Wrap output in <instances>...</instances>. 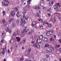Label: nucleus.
<instances>
[{
    "label": "nucleus",
    "instance_id": "nucleus-31",
    "mask_svg": "<svg viewBox=\"0 0 61 61\" xmlns=\"http://www.w3.org/2000/svg\"><path fill=\"white\" fill-rule=\"evenodd\" d=\"M14 10L15 11H16L17 12V11H18V9L16 7H15L14 8Z\"/></svg>",
    "mask_w": 61,
    "mask_h": 61
},
{
    "label": "nucleus",
    "instance_id": "nucleus-23",
    "mask_svg": "<svg viewBox=\"0 0 61 61\" xmlns=\"http://www.w3.org/2000/svg\"><path fill=\"white\" fill-rule=\"evenodd\" d=\"M49 46V44H45V47H48Z\"/></svg>",
    "mask_w": 61,
    "mask_h": 61
},
{
    "label": "nucleus",
    "instance_id": "nucleus-26",
    "mask_svg": "<svg viewBox=\"0 0 61 61\" xmlns=\"http://www.w3.org/2000/svg\"><path fill=\"white\" fill-rule=\"evenodd\" d=\"M2 23L3 24H4V23H5L6 22V21L4 19H3L2 20Z\"/></svg>",
    "mask_w": 61,
    "mask_h": 61
},
{
    "label": "nucleus",
    "instance_id": "nucleus-12",
    "mask_svg": "<svg viewBox=\"0 0 61 61\" xmlns=\"http://www.w3.org/2000/svg\"><path fill=\"white\" fill-rule=\"evenodd\" d=\"M17 13L16 14V15L17 16V17H19V14L20 13H19V11H17Z\"/></svg>",
    "mask_w": 61,
    "mask_h": 61
},
{
    "label": "nucleus",
    "instance_id": "nucleus-7",
    "mask_svg": "<svg viewBox=\"0 0 61 61\" xmlns=\"http://www.w3.org/2000/svg\"><path fill=\"white\" fill-rule=\"evenodd\" d=\"M5 30L7 32H8L9 33H11V30H10V29L8 27H7L5 29Z\"/></svg>",
    "mask_w": 61,
    "mask_h": 61
},
{
    "label": "nucleus",
    "instance_id": "nucleus-13",
    "mask_svg": "<svg viewBox=\"0 0 61 61\" xmlns=\"http://www.w3.org/2000/svg\"><path fill=\"white\" fill-rule=\"evenodd\" d=\"M31 51V49L30 48L28 49L27 51L28 55H29Z\"/></svg>",
    "mask_w": 61,
    "mask_h": 61
},
{
    "label": "nucleus",
    "instance_id": "nucleus-27",
    "mask_svg": "<svg viewBox=\"0 0 61 61\" xmlns=\"http://www.w3.org/2000/svg\"><path fill=\"white\" fill-rule=\"evenodd\" d=\"M49 32L50 33L51 35H52L53 34V30H51Z\"/></svg>",
    "mask_w": 61,
    "mask_h": 61
},
{
    "label": "nucleus",
    "instance_id": "nucleus-9",
    "mask_svg": "<svg viewBox=\"0 0 61 61\" xmlns=\"http://www.w3.org/2000/svg\"><path fill=\"white\" fill-rule=\"evenodd\" d=\"M36 21H33L32 22V24L31 25L32 26H35V25H36Z\"/></svg>",
    "mask_w": 61,
    "mask_h": 61
},
{
    "label": "nucleus",
    "instance_id": "nucleus-51",
    "mask_svg": "<svg viewBox=\"0 0 61 61\" xmlns=\"http://www.w3.org/2000/svg\"><path fill=\"white\" fill-rule=\"evenodd\" d=\"M51 15V14L50 13H48V16L49 17H50V16Z\"/></svg>",
    "mask_w": 61,
    "mask_h": 61
},
{
    "label": "nucleus",
    "instance_id": "nucleus-24",
    "mask_svg": "<svg viewBox=\"0 0 61 61\" xmlns=\"http://www.w3.org/2000/svg\"><path fill=\"white\" fill-rule=\"evenodd\" d=\"M44 41L45 42H47L48 41V39L46 38H45L44 39Z\"/></svg>",
    "mask_w": 61,
    "mask_h": 61
},
{
    "label": "nucleus",
    "instance_id": "nucleus-49",
    "mask_svg": "<svg viewBox=\"0 0 61 61\" xmlns=\"http://www.w3.org/2000/svg\"><path fill=\"white\" fill-rule=\"evenodd\" d=\"M39 40L40 41V43L42 42V39H39Z\"/></svg>",
    "mask_w": 61,
    "mask_h": 61
},
{
    "label": "nucleus",
    "instance_id": "nucleus-41",
    "mask_svg": "<svg viewBox=\"0 0 61 61\" xmlns=\"http://www.w3.org/2000/svg\"><path fill=\"white\" fill-rule=\"evenodd\" d=\"M15 47H16V49L17 48V45L16 44H15Z\"/></svg>",
    "mask_w": 61,
    "mask_h": 61
},
{
    "label": "nucleus",
    "instance_id": "nucleus-57",
    "mask_svg": "<svg viewBox=\"0 0 61 61\" xmlns=\"http://www.w3.org/2000/svg\"><path fill=\"white\" fill-rule=\"evenodd\" d=\"M31 43L32 44H34L35 42L34 41H32L31 42Z\"/></svg>",
    "mask_w": 61,
    "mask_h": 61
},
{
    "label": "nucleus",
    "instance_id": "nucleus-2",
    "mask_svg": "<svg viewBox=\"0 0 61 61\" xmlns=\"http://www.w3.org/2000/svg\"><path fill=\"white\" fill-rule=\"evenodd\" d=\"M3 1H3L2 2V4L3 5H4V6H6L8 5V4H6L5 3V2H6L8 4H9V2L8 1V0H3Z\"/></svg>",
    "mask_w": 61,
    "mask_h": 61
},
{
    "label": "nucleus",
    "instance_id": "nucleus-1",
    "mask_svg": "<svg viewBox=\"0 0 61 61\" xmlns=\"http://www.w3.org/2000/svg\"><path fill=\"white\" fill-rule=\"evenodd\" d=\"M23 16L24 19H22V18H21L20 21L21 24L20 25L23 27L25 25L24 24L26 23V22L25 20H25H27L28 19V18L26 17L25 15H23Z\"/></svg>",
    "mask_w": 61,
    "mask_h": 61
},
{
    "label": "nucleus",
    "instance_id": "nucleus-36",
    "mask_svg": "<svg viewBox=\"0 0 61 61\" xmlns=\"http://www.w3.org/2000/svg\"><path fill=\"white\" fill-rule=\"evenodd\" d=\"M41 3L43 4H44V1L43 0H41Z\"/></svg>",
    "mask_w": 61,
    "mask_h": 61
},
{
    "label": "nucleus",
    "instance_id": "nucleus-29",
    "mask_svg": "<svg viewBox=\"0 0 61 61\" xmlns=\"http://www.w3.org/2000/svg\"><path fill=\"white\" fill-rule=\"evenodd\" d=\"M40 28H41V29H44V27H43V25H40Z\"/></svg>",
    "mask_w": 61,
    "mask_h": 61
},
{
    "label": "nucleus",
    "instance_id": "nucleus-58",
    "mask_svg": "<svg viewBox=\"0 0 61 61\" xmlns=\"http://www.w3.org/2000/svg\"><path fill=\"white\" fill-rule=\"evenodd\" d=\"M27 3L28 5H29V4H30V2H29L28 1H27Z\"/></svg>",
    "mask_w": 61,
    "mask_h": 61
},
{
    "label": "nucleus",
    "instance_id": "nucleus-3",
    "mask_svg": "<svg viewBox=\"0 0 61 61\" xmlns=\"http://www.w3.org/2000/svg\"><path fill=\"white\" fill-rule=\"evenodd\" d=\"M33 46L34 48H40V46H39V45L38 44V43H37V42H36L34 43V45H33Z\"/></svg>",
    "mask_w": 61,
    "mask_h": 61
},
{
    "label": "nucleus",
    "instance_id": "nucleus-16",
    "mask_svg": "<svg viewBox=\"0 0 61 61\" xmlns=\"http://www.w3.org/2000/svg\"><path fill=\"white\" fill-rule=\"evenodd\" d=\"M16 38L17 39L18 42H19L20 41V38L19 37H16Z\"/></svg>",
    "mask_w": 61,
    "mask_h": 61
},
{
    "label": "nucleus",
    "instance_id": "nucleus-60",
    "mask_svg": "<svg viewBox=\"0 0 61 61\" xmlns=\"http://www.w3.org/2000/svg\"><path fill=\"white\" fill-rule=\"evenodd\" d=\"M44 9V10H45V9H46V8L45 7H44L43 9Z\"/></svg>",
    "mask_w": 61,
    "mask_h": 61
},
{
    "label": "nucleus",
    "instance_id": "nucleus-15",
    "mask_svg": "<svg viewBox=\"0 0 61 61\" xmlns=\"http://www.w3.org/2000/svg\"><path fill=\"white\" fill-rule=\"evenodd\" d=\"M4 34H5V33H2V34L1 35V37L2 38H4L5 37V35Z\"/></svg>",
    "mask_w": 61,
    "mask_h": 61
},
{
    "label": "nucleus",
    "instance_id": "nucleus-19",
    "mask_svg": "<svg viewBox=\"0 0 61 61\" xmlns=\"http://www.w3.org/2000/svg\"><path fill=\"white\" fill-rule=\"evenodd\" d=\"M60 51H59L58 50H56V52L57 54H59L60 53Z\"/></svg>",
    "mask_w": 61,
    "mask_h": 61
},
{
    "label": "nucleus",
    "instance_id": "nucleus-37",
    "mask_svg": "<svg viewBox=\"0 0 61 61\" xmlns=\"http://www.w3.org/2000/svg\"><path fill=\"white\" fill-rule=\"evenodd\" d=\"M58 17L59 19H61V15H58Z\"/></svg>",
    "mask_w": 61,
    "mask_h": 61
},
{
    "label": "nucleus",
    "instance_id": "nucleus-64",
    "mask_svg": "<svg viewBox=\"0 0 61 61\" xmlns=\"http://www.w3.org/2000/svg\"><path fill=\"white\" fill-rule=\"evenodd\" d=\"M28 60L27 59H26L25 60V61H28Z\"/></svg>",
    "mask_w": 61,
    "mask_h": 61
},
{
    "label": "nucleus",
    "instance_id": "nucleus-47",
    "mask_svg": "<svg viewBox=\"0 0 61 61\" xmlns=\"http://www.w3.org/2000/svg\"><path fill=\"white\" fill-rule=\"evenodd\" d=\"M20 45H23V42L22 41H21L20 43Z\"/></svg>",
    "mask_w": 61,
    "mask_h": 61
},
{
    "label": "nucleus",
    "instance_id": "nucleus-61",
    "mask_svg": "<svg viewBox=\"0 0 61 61\" xmlns=\"http://www.w3.org/2000/svg\"><path fill=\"white\" fill-rule=\"evenodd\" d=\"M53 20V19H50V21H51V22H52Z\"/></svg>",
    "mask_w": 61,
    "mask_h": 61
},
{
    "label": "nucleus",
    "instance_id": "nucleus-22",
    "mask_svg": "<svg viewBox=\"0 0 61 61\" xmlns=\"http://www.w3.org/2000/svg\"><path fill=\"white\" fill-rule=\"evenodd\" d=\"M35 9H40V7L39 6H38L37 7H36Z\"/></svg>",
    "mask_w": 61,
    "mask_h": 61
},
{
    "label": "nucleus",
    "instance_id": "nucleus-42",
    "mask_svg": "<svg viewBox=\"0 0 61 61\" xmlns=\"http://www.w3.org/2000/svg\"><path fill=\"white\" fill-rule=\"evenodd\" d=\"M3 48L4 50L5 51V50H6V46L4 48Z\"/></svg>",
    "mask_w": 61,
    "mask_h": 61
},
{
    "label": "nucleus",
    "instance_id": "nucleus-39",
    "mask_svg": "<svg viewBox=\"0 0 61 61\" xmlns=\"http://www.w3.org/2000/svg\"><path fill=\"white\" fill-rule=\"evenodd\" d=\"M3 15H5V11H3Z\"/></svg>",
    "mask_w": 61,
    "mask_h": 61
},
{
    "label": "nucleus",
    "instance_id": "nucleus-59",
    "mask_svg": "<svg viewBox=\"0 0 61 61\" xmlns=\"http://www.w3.org/2000/svg\"><path fill=\"white\" fill-rule=\"evenodd\" d=\"M46 58H48V57H49V56H48V55H46Z\"/></svg>",
    "mask_w": 61,
    "mask_h": 61
},
{
    "label": "nucleus",
    "instance_id": "nucleus-62",
    "mask_svg": "<svg viewBox=\"0 0 61 61\" xmlns=\"http://www.w3.org/2000/svg\"><path fill=\"white\" fill-rule=\"evenodd\" d=\"M23 1H24V0H20L21 3V2L22 3V2H23Z\"/></svg>",
    "mask_w": 61,
    "mask_h": 61
},
{
    "label": "nucleus",
    "instance_id": "nucleus-11",
    "mask_svg": "<svg viewBox=\"0 0 61 61\" xmlns=\"http://www.w3.org/2000/svg\"><path fill=\"white\" fill-rule=\"evenodd\" d=\"M14 21V19L13 18H11L9 20V24H11V22H12V21Z\"/></svg>",
    "mask_w": 61,
    "mask_h": 61
},
{
    "label": "nucleus",
    "instance_id": "nucleus-30",
    "mask_svg": "<svg viewBox=\"0 0 61 61\" xmlns=\"http://www.w3.org/2000/svg\"><path fill=\"white\" fill-rule=\"evenodd\" d=\"M50 41H54V39L52 37H51L50 39Z\"/></svg>",
    "mask_w": 61,
    "mask_h": 61
},
{
    "label": "nucleus",
    "instance_id": "nucleus-38",
    "mask_svg": "<svg viewBox=\"0 0 61 61\" xmlns=\"http://www.w3.org/2000/svg\"><path fill=\"white\" fill-rule=\"evenodd\" d=\"M46 52L47 53H48V54L49 53V51L48 50H46Z\"/></svg>",
    "mask_w": 61,
    "mask_h": 61
},
{
    "label": "nucleus",
    "instance_id": "nucleus-50",
    "mask_svg": "<svg viewBox=\"0 0 61 61\" xmlns=\"http://www.w3.org/2000/svg\"><path fill=\"white\" fill-rule=\"evenodd\" d=\"M31 32L32 33H34V30H31Z\"/></svg>",
    "mask_w": 61,
    "mask_h": 61
},
{
    "label": "nucleus",
    "instance_id": "nucleus-21",
    "mask_svg": "<svg viewBox=\"0 0 61 61\" xmlns=\"http://www.w3.org/2000/svg\"><path fill=\"white\" fill-rule=\"evenodd\" d=\"M36 42H37V43H38H38H40V42L39 41V38H38V39L36 41Z\"/></svg>",
    "mask_w": 61,
    "mask_h": 61
},
{
    "label": "nucleus",
    "instance_id": "nucleus-20",
    "mask_svg": "<svg viewBox=\"0 0 61 61\" xmlns=\"http://www.w3.org/2000/svg\"><path fill=\"white\" fill-rule=\"evenodd\" d=\"M2 54H3V55H4V54H5V51L4 49V48H2Z\"/></svg>",
    "mask_w": 61,
    "mask_h": 61
},
{
    "label": "nucleus",
    "instance_id": "nucleus-10",
    "mask_svg": "<svg viewBox=\"0 0 61 61\" xmlns=\"http://www.w3.org/2000/svg\"><path fill=\"white\" fill-rule=\"evenodd\" d=\"M10 15L11 16L13 17V16H14V15H15V11H12Z\"/></svg>",
    "mask_w": 61,
    "mask_h": 61
},
{
    "label": "nucleus",
    "instance_id": "nucleus-45",
    "mask_svg": "<svg viewBox=\"0 0 61 61\" xmlns=\"http://www.w3.org/2000/svg\"><path fill=\"white\" fill-rule=\"evenodd\" d=\"M61 34L60 33V32L59 34H57V35L58 36H60Z\"/></svg>",
    "mask_w": 61,
    "mask_h": 61
},
{
    "label": "nucleus",
    "instance_id": "nucleus-54",
    "mask_svg": "<svg viewBox=\"0 0 61 61\" xmlns=\"http://www.w3.org/2000/svg\"><path fill=\"white\" fill-rule=\"evenodd\" d=\"M37 36H35L34 37H35V39H37Z\"/></svg>",
    "mask_w": 61,
    "mask_h": 61
},
{
    "label": "nucleus",
    "instance_id": "nucleus-8",
    "mask_svg": "<svg viewBox=\"0 0 61 61\" xmlns=\"http://www.w3.org/2000/svg\"><path fill=\"white\" fill-rule=\"evenodd\" d=\"M38 20L39 21H40L41 23H43L42 24H43V25H45V24H46V23H45V22H43V20L41 19H38Z\"/></svg>",
    "mask_w": 61,
    "mask_h": 61
},
{
    "label": "nucleus",
    "instance_id": "nucleus-55",
    "mask_svg": "<svg viewBox=\"0 0 61 61\" xmlns=\"http://www.w3.org/2000/svg\"><path fill=\"white\" fill-rule=\"evenodd\" d=\"M12 40H10V44H12V42H11Z\"/></svg>",
    "mask_w": 61,
    "mask_h": 61
},
{
    "label": "nucleus",
    "instance_id": "nucleus-43",
    "mask_svg": "<svg viewBox=\"0 0 61 61\" xmlns=\"http://www.w3.org/2000/svg\"><path fill=\"white\" fill-rule=\"evenodd\" d=\"M23 15H25L26 14V12L24 11L23 12Z\"/></svg>",
    "mask_w": 61,
    "mask_h": 61
},
{
    "label": "nucleus",
    "instance_id": "nucleus-25",
    "mask_svg": "<svg viewBox=\"0 0 61 61\" xmlns=\"http://www.w3.org/2000/svg\"><path fill=\"white\" fill-rule=\"evenodd\" d=\"M36 16L38 17V18H40V16L39 14H38V13L36 14Z\"/></svg>",
    "mask_w": 61,
    "mask_h": 61
},
{
    "label": "nucleus",
    "instance_id": "nucleus-18",
    "mask_svg": "<svg viewBox=\"0 0 61 61\" xmlns=\"http://www.w3.org/2000/svg\"><path fill=\"white\" fill-rule=\"evenodd\" d=\"M12 36L14 38H15L16 37V34L15 33H13Z\"/></svg>",
    "mask_w": 61,
    "mask_h": 61
},
{
    "label": "nucleus",
    "instance_id": "nucleus-56",
    "mask_svg": "<svg viewBox=\"0 0 61 61\" xmlns=\"http://www.w3.org/2000/svg\"><path fill=\"white\" fill-rule=\"evenodd\" d=\"M58 47H57V45H56L55 46V48H56H56H58Z\"/></svg>",
    "mask_w": 61,
    "mask_h": 61
},
{
    "label": "nucleus",
    "instance_id": "nucleus-46",
    "mask_svg": "<svg viewBox=\"0 0 61 61\" xmlns=\"http://www.w3.org/2000/svg\"><path fill=\"white\" fill-rule=\"evenodd\" d=\"M4 39H2L1 41V42L2 43H3V42H4Z\"/></svg>",
    "mask_w": 61,
    "mask_h": 61
},
{
    "label": "nucleus",
    "instance_id": "nucleus-44",
    "mask_svg": "<svg viewBox=\"0 0 61 61\" xmlns=\"http://www.w3.org/2000/svg\"><path fill=\"white\" fill-rule=\"evenodd\" d=\"M20 59L21 60H23L24 58V57H22L21 58H20Z\"/></svg>",
    "mask_w": 61,
    "mask_h": 61
},
{
    "label": "nucleus",
    "instance_id": "nucleus-4",
    "mask_svg": "<svg viewBox=\"0 0 61 61\" xmlns=\"http://www.w3.org/2000/svg\"><path fill=\"white\" fill-rule=\"evenodd\" d=\"M60 7V4H59L58 3H56V5H54V9L56 10L57 8H58V7Z\"/></svg>",
    "mask_w": 61,
    "mask_h": 61
},
{
    "label": "nucleus",
    "instance_id": "nucleus-28",
    "mask_svg": "<svg viewBox=\"0 0 61 61\" xmlns=\"http://www.w3.org/2000/svg\"><path fill=\"white\" fill-rule=\"evenodd\" d=\"M42 38H43V35H40L39 37V39H42Z\"/></svg>",
    "mask_w": 61,
    "mask_h": 61
},
{
    "label": "nucleus",
    "instance_id": "nucleus-32",
    "mask_svg": "<svg viewBox=\"0 0 61 61\" xmlns=\"http://www.w3.org/2000/svg\"><path fill=\"white\" fill-rule=\"evenodd\" d=\"M56 21V19H52V22L53 23H54V22H55Z\"/></svg>",
    "mask_w": 61,
    "mask_h": 61
},
{
    "label": "nucleus",
    "instance_id": "nucleus-5",
    "mask_svg": "<svg viewBox=\"0 0 61 61\" xmlns=\"http://www.w3.org/2000/svg\"><path fill=\"white\" fill-rule=\"evenodd\" d=\"M29 31V29H26V27H25V29L23 30L22 32V33H24L25 32H26L27 31Z\"/></svg>",
    "mask_w": 61,
    "mask_h": 61
},
{
    "label": "nucleus",
    "instance_id": "nucleus-14",
    "mask_svg": "<svg viewBox=\"0 0 61 61\" xmlns=\"http://www.w3.org/2000/svg\"><path fill=\"white\" fill-rule=\"evenodd\" d=\"M46 35L47 36H51V35L50 33L49 32H46Z\"/></svg>",
    "mask_w": 61,
    "mask_h": 61
},
{
    "label": "nucleus",
    "instance_id": "nucleus-35",
    "mask_svg": "<svg viewBox=\"0 0 61 61\" xmlns=\"http://www.w3.org/2000/svg\"><path fill=\"white\" fill-rule=\"evenodd\" d=\"M17 35H19V34L20 33V31L19 30H18L17 31Z\"/></svg>",
    "mask_w": 61,
    "mask_h": 61
},
{
    "label": "nucleus",
    "instance_id": "nucleus-17",
    "mask_svg": "<svg viewBox=\"0 0 61 61\" xmlns=\"http://www.w3.org/2000/svg\"><path fill=\"white\" fill-rule=\"evenodd\" d=\"M22 42H23V44H24L26 42V39L24 38L23 39Z\"/></svg>",
    "mask_w": 61,
    "mask_h": 61
},
{
    "label": "nucleus",
    "instance_id": "nucleus-6",
    "mask_svg": "<svg viewBox=\"0 0 61 61\" xmlns=\"http://www.w3.org/2000/svg\"><path fill=\"white\" fill-rule=\"evenodd\" d=\"M48 48L50 50H53L54 49V47L50 45H49V46Z\"/></svg>",
    "mask_w": 61,
    "mask_h": 61
},
{
    "label": "nucleus",
    "instance_id": "nucleus-63",
    "mask_svg": "<svg viewBox=\"0 0 61 61\" xmlns=\"http://www.w3.org/2000/svg\"><path fill=\"white\" fill-rule=\"evenodd\" d=\"M18 2L19 3H21V0H18Z\"/></svg>",
    "mask_w": 61,
    "mask_h": 61
},
{
    "label": "nucleus",
    "instance_id": "nucleus-52",
    "mask_svg": "<svg viewBox=\"0 0 61 61\" xmlns=\"http://www.w3.org/2000/svg\"><path fill=\"white\" fill-rule=\"evenodd\" d=\"M59 42L60 43H61V39H60L59 40Z\"/></svg>",
    "mask_w": 61,
    "mask_h": 61
},
{
    "label": "nucleus",
    "instance_id": "nucleus-34",
    "mask_svg": "<svg viewBox=\"0 0 61 61\" xmlns=\"http://www.w3.org/2000/svg\"><path fill=\"white\" fill-rule=\"evenodd\" d=\"M51 26H52V25L50 24H49L47 25V26L48 27H51Z\"/></svg>",
    "mask_w": 61,
    "mask_h": 61
},
{
    "label": "nucleus",
    "instance_id": "nucleus-33",
    "mask_svg": "<svg viewBox=\"0 0 61 61\" xmlns=\"http://www.w3.org/2000/svg\"><path fill=\"white\" fill-rule=\"evenodd\" d=\"M46 11H47V12H49L51 11V9H47L46 10Z\"/></svg>",
    "mask_w": 61,
    "mask_h": 61
},
{
    "label": "nucleus",
    "instance_id": "nucleus-40",
    "mask_svg": "<svg viewBox=\"0 0 61 61\" xmlns=\"http://www.w3.org/2000/svg\"><path fill=\"white\" fill-rule=\"evenodd\" d=\"M43 60L44 61H47V59H46V58H44L43 59Z\"/></svg>",
    "mask_w": 61,
    "mask_h": 61
},
{
    "label": "nucleus",
    "instance_id": "nucleus-48",
    "mask_svg": "<svg viewBox=\"0 0 61 61\" xmlns=\"http://www.w3.org/2000/svg\"><path fill=\"white\" fill-rule=\"evenodd\" d=\"M15 24H14V23H12V26H15Z\"/></svg>",
    "mask_w": 61,
    "mask_h": 61
},
{
    "label": "nucleus",
    "instance_id": "nucleus-53",
    "mask_svg": "<svg viewBox=\"0 0 61 61\" xmlns=\"http://www.w3.org/2000/svg\"><path fill=\"white\" fill-rule=\"evenodd\" d=\"M7 52L8 53H10V50L9 49H8L7 51Z\"/></svg>",
    "mask_w": 61,
    "mask_h": 61
}]
</instances>
